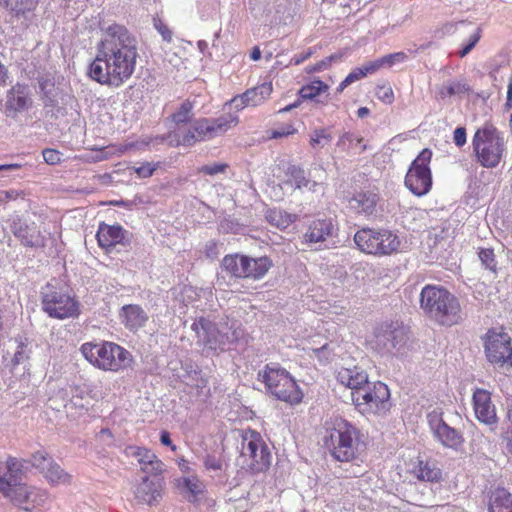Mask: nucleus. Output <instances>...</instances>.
Segmentation results:
<instances>
[{
    "label": "nucleus",
    "instance_id": "bf43d9fd",
    "mask_svg": "<svg viewBox=\"0 0 512 512\" xmlns=\"http://www.w3.org/2000/svg\"><path fill=\"white\" fill-rule=\"evenodd\" d=\"M294 131H295V129L292 126L277 129L272 132V138H280L283 136H287V135L293 134Z\"/></svg>",
    "mask_w": 512,
    "mask_h": 512
},
{
    "label": "nucleus",
    "instance_id": "a19ab883",
    "mask_svg": "<svg viewBox=\"0 0 512 512\" xmlns=\"http://www.w3.org/2000/svg\"><path fill=\"white\" fill-rule=\"evenodd\" d=\"M407 55L404 52H396L385 55L377 60L372 61L378 71L382 67H391L396 63H402L407 60Z\"/></svg>",
    "mask_w": 512,
    "mask_h": 512
},
{
    "label": "nucleus",
    "instance_id": "72a5a7b5",
    "mask_svg": "<svg viewBox=\"0 0 512 512\" xmlns=\"http://www.w3.org/2000/svg\"><path fill=\"white\" fill-rule=\"evenodd\" d=\"M42 474L52 486L69 485L72 480V476L55 461L50 462V465L47 466Z\"/></svg>",
    "mask_w": 512,
    "mask_h": 512
},
{
    "label": "nucleus",
    "instance_id": "c03bdc74",
    "mask_svg": "<svg viewBox=\"0 0 512 512\" xmlns=\"http://www.w3.org/2000/svg\"><path fill=\"white\" fill-rule=\"evenodd\" d=\"M53 461V458L44 450H38L31 455L32 466L39 469L41 473L50 465V462Z\"/></svg>",
    "mask_w": 512,
    "mask_h": 512
},
{
    "label": "nucleus",
    "instance_id": "f8f14e48",
    "mask_svg": "<svg viewBox=\"0 0 512 512\" xmlns=\"http://www.w3.org/2000/svg\"><path fill=\"white\" fill-rule=\"evenodd\" d=\"M432 152L425 148L417 158L412 162L406 177V187L415 195L423 196L427 194L432 186V176L429 168Z\"/></svg>",
    "mask_w": 512,
    "mask_h": 512
},
{
    "label": "nucleus",
    "instance_id": "f257e3e1",
    "mask_svg": "<svg viewBox=\"0 0 512 512\" xmlns=\"http://www.w3.org/2000/svg\"><path fill=\"white\" fill-rule=\"evenodd\" d=\"M138 56L136 38L125 26L111 24L102 29L88 74L101 85L119 88L135 72Z\"/></svg>",
    "mask_w": 512,
    "mask_h": 512
},
{
    "label": "nucleus",
    "instance_id": "393cba45",
    "mask_svg": "<svg viewBox=\"0 0 512 512\" xmlns=\"http://www.w3.org/2000/svg\"><path fill=\"white\" fill-rule=\"evenodd\" d=\"M100 247L109 249L117 244L127 245L130 243L128 232L120 225L101 224L96 234Z\"/></svg>",
    "mask_w": 512,
    "mask_h": 512
},
{
    "label": "nucleus",
    "instance_id": "aec40b11",
    "mask_svg": "<svg viewBox=\"0 0 512 512\" xmlns=\"http://www.w3.org/2000/svg\"><path fill=\"white\" fill-rule=\"evenodd\" d=\"M163 484L159 478L145 476L134 486L135 499L142 504L154 505L162 497Z\"/></svg>",
    "mask_w": 512,
    "mask_h": 512
},
{
    "label": "nucleus",
    "instance_id": "4468645a",
    "mask_svg": "<svg viewBox=\"0 0 512 512\" xmlns=\"http://www.w3.org/2000/svg\"><path fill=\"white\" fill-rule=\"evenodd\" d=\"M198 343L210 350L223 349L227 342L237 341L241 332L234 329L231 334L220 331L212 322L199 318L192 324Z\"/></svg>",
    "mask_w": 512,
    "mask_h": 512
},
{
    "label": "nucleus",
    "instance_id": "1a4fd4ad",
    "mask_svg": "<svg viewBox=\"0 0 512 512\" xmlns=\"http://www.w3.org/2000/svg\"><path fill=\"white\" fill-rule=\"evenodd\" d=\"M353 404L362 414L383 415L390 409V391L383 382H369L362 390L351 392Z\"/></svg>",
    "mask_w": 512,
    "mask_h": 512
},
{
    "label": "nucleus",
    "instance_id": "c756f323",
    "mask_svg": "<svg viewBox=\"0 0 512 512\" xmlns=\"http://www.w3.org/2000/svg\"><path fill=\"white\" fill-rule=\"evenodd\" d=\"M489 512H512V495L504 488H498L491 493Z\"/></svg>",
    "mask_w": 512,
    "mask_h": 512
},
{
    "label": "nucleus",
    "instance_id": "20e7f679",
    "mask_svg": "<svg viewBox=\"0 0 512 512\" xmlns=\"http://www.w3.org/2000/svg\"><path fill=\"white\" fill-rule=\"evenodd\" d=\"M472 144L477 162L485 168L496 167L506 150L503 135L491 124L477 129Z\"/></svg>",
    "mask_w": 512,
    "mask_h": 512
},
{
    "label": "nucleus",
    "instance_id": "ddd939ff",
    "mask_svg": "<svg viewBox=\"0 0 512 512\" xmlns=\"http://www.w3.org/2000/svg\"><path fill=\"white\" fill-rule=\"evenodd\" d=\"M485 353L488 361L499 368L512 367L511 337L502 329L489 330L486 335Z\"/></svg>",
    "mask_w": 512,
    "mask_h": 512
},
{
    "label": "nucleus",
    "instance_id": "a211bd4d",
    "mask_svg": "<svg viewBox=\"0 0 512 512\" xmlns=\"http://www.w3.org/2000/svg\"><path fill=\"white\" fill-rule=\"evenodd\" d=\"M428 421L433 435L444 447L458 450L462 446L464 442L462 433L446 424L440 414L435 412L429 414Z\"/></svg>",
    "mask_w": 512,
    "mask_h": 512
},
{
    "label": "nucleus",
    "instance_id": "58836bf2",
    "mask_svg": "<svg viewBox=\"0 0 512 512\" xmlns=\"http://www.w3.org/2000/svg\"><path fill=\"white\" fill-rule=\"evenodd\" d=\"M328 88L327 84L317 79L312 81L310 84L303 86L299 90V95L302 99L312 100L322 92H326Z\"/></svg>",
    "mask_w": 512,
    "mask_h": 512
},
{
    "label": "nucleus",
    "instance_id": "a18cd8bd",
    "mask_svg": "<svg viewBox=\"0 0 512 512\" xmlns=\"http://www.w3.org/2000/svg\"><path fill=\"white\" fill-rule=\"evenodd\" d=\"M331 136L325 130H315L310 136V144L313 147H324L331 141Z\"/></svg>",
    "mask_w": 512,
    "mask_h": 512
},
{
    "label": "nucleus",
    "instance_id": "2f4dec72",
    "mask_svg": "<svg viewBox=\"0 0 512 512\" xmlns=\"http://www.w3.org/2000/svg\"><path fill=\"white\" fill-rule=\"evenodd\" d=\"M4 3L15 17L29 20L38 5V0H4Z\"/></svg>",
    "mask_w": 512,
    "mask_h": 512
},
{
    "label": "nucleus",
    "instance_id": "6ab92c4d",
    "mask_svg": "<svg viewBox=\"0 0 512 512\" xmlns=\"http://www.w3.org/2000/svg\"><path fill=\"white\" fill-rule=\"evenodd\" d=\"M287 175L295 182L296 188H307L312 192L323 190V184L326 179V172L321 166H315L309 171V178L305 177L304 170L298 166L292 165L287 169Z\"/></svg>",
    "mask_w": 512,
    "mask_h": 512
},
{
    "label": "nucleus",
    "instance_id": "680f3d73",
    "mask_svg": "<svg viewBox=\"0 0 512 512\" xmlns=\"http://www.w3.org/2000/svg\"><path fill=\"white\" fill-rule=\"evenodd\" d=\"M160 441L165 446H170L172 450H175L176 447L172 444L170 439V434L167 431H163L160 436Z\"/></svg>",
    "mask_w": 512,
    "mask_h": 512
},
{
    "label": "nucleus",
    "instance_id": "5701e85b",
    "mask_svg": "<svg viewBox=\"0 0 512 512\" xmlns=\"http://www.w3.org/2000/svg\"><path fill=\"white\" fill-rule=\"evenodd\" d=\"M125 452L127 456L137 460L144 473L158 475L163 471L162 461L151 450L138 446H129Z\"/></svg>",
    "mask_w": 512,
    "mask_h": 512
},
{
    "label": "nucleus",
    "instance_id": "3c124183",
    "mask_svg": "<svg viewBox=\"0 0 512 512\" xmlns=\"http://www.w3.org/2000/svg\"><path fill=\"white\" fill-rule=\"evenodd\" d=\"M338 59H339V57L337 55H331V56L326 57L325 59L319 61L315 65L307 67L306 71H307V73L323 71L331 65L332 61L338 60Z\"/></svg>",
    "mask_w": 512,
    "mask_h": 512
},
{
    "label": "nucleus",
    "instance_id": "4be33fe9",
    "mask_svg": "<svg viewBox=\"0 0 512 512\" xmlns=\"http://www.w3.org/2000/svg\"><path fill=\"white\" fill-rule=\"evenodd\" d=\"M272 91V84L265 82L246 90L242 95L234 97L231 103L238 110L246 106H259L270 97Z\"/></svg>",
    "mask_w": 512,
    "mask_h": 512
},
{
    "label": "nucleus",
    "instance_id": "423d86ee",
    "mask_svg": "<svg viewBox=\"0 0 512 512\" xmlns=\"http://www.w3.org/2000/svg\"><path fill=\"white\" fill-rule=\"evenodd\" d=\"M81 353L95 367L106 371L126 368L130 361V353L113 342L84 343Z\"/></svg>",
    "mask_w": 512,
    "mask_h": 512
},
{
    "label": "nucleus",
    "instance_id": "69168bd1",
    "mask_svg": "<svg viewBox=\"0 0 512 512\" xmlns=\"http://www.w3.org/2000/svg\"><path fill=\"white\" fill-rule=\"evenodd\" d=\"M21 166L19 164H3V165H0V172L1 171H12V170H17L19 169Z\"/></svg>",
    "mask_w": 512,
    "mask_h": 512
},
{
    "label": "nucleus",
    "instance_id": "cd10ccee",
    "mask_svg": "<svg viewBox=\"0 0 512 512\" xmlns=\"http://www.w3.org/2000/svg\"><path fill=\"white\" fill-rule=\"evenodd\" d=\"M120 317L124 325L130 330L143 327L148 320L146 312L140 306L132 304L122 307Z\"/></svg>",
    "mask_w": 512,
    "mask_h": 512
},
{
    "label": "nucleus",
    "instance_id": "09e8293b",
    "mask_svg": "<svg viewBox=\"0 0 512 512\" xmlns=\"http://www.w3.org/2000/svg\"><path fill=\"white\" fill-rule=\"evenodd\" d=\"M361 142L362 138L355 137L352 133H344L337 142V147L346 151L353 148V141Z\"/></svg>",
    "mask_w": 512,
    "mask_h": 512
},
{
    "label": "nucleus",
    "instance_id": "13d9d810",
    "mask_svg": "<svg viewBox=\"0 0 512 512\" xmlns=\"http://www.w3.org/2000/svg\"><path fill=\"white\" fill-rule=\"evenodd\" d=\"M454 143L461 147L466 143V130L463 127H458L454 130L453 134Z\"/></svg>",
    "mask_w": 512,
    "mask_h": 512
},
{
    "label": "nucleus",
    "instance_id": "2eb2a0df",
    "mask_svg": "<svg viewBox=\"0 0 512 512\" xmlns=\"http://www.w3.org/2000/svg\"><path fill=\"white\" fill-rule=\"evenodd\" d=\"M43 310L52 318H73L79 314L78 302L69 294L47 289L42 297Z\"/></svg>",
    "mask_w": 512,
    "mask_h": 512
},
{
    "label": "nucleus",
    "instance_id": "e433bc0d",
    "mask_svg": "<svg viewBox=\"0 0 512 512\" xmlns=\"http://www.w3.org/2000/svg\"><path fill=\"white\" fill-rule=\"evenodd\" d=\"M265 217L271 225L281 230L288 228L295 220L291 214L280 209H271L267 211Z\"/></svg>",
    "mask_w": 512,
    "mask_h": 512
},
{
    "label": "nucleus",
    "instance_id": "5fc2aeb1",
    "mask_svg": "<svg viewBox=\"0 0 512 512\" xmlns=\"http://www.w3.org/2000/svg\"><path fill=\"white\" fill-rule=\"evenodd\" d=\"M204 467L206 470L221 471L223 469V461L213 455H207L204 458Z\"/></svg>",
    "mask_w": 512,
    "mask_h": 512
},
{
    "label": "nucleus",
    "instance_id": "c85d7f7f",
    "mask_svg": "<svg viewBox=\"0 0 512 512\" xmlns=\"http://www.w3.org/2000/svg\"><path fill=\"white\" fill-rule=\"evenodd\" d=\"M377 195L372 192H359L349 200V207L359 214H372L376 203Z\"/></svg>",
    "mask_w": 512,
    "mask_h": 512
},
{
    "label": "nucleus",
    "instance_id": "79ce46f5",
    "mask_svg": "<svg viewBox=\"0 0 512 512\" xmlns=\"http://www.w3.org/2000/svg\"><path fill=\"white\" fill-rule=\"evenodd\" d=\"M377 70L375 68V65L373 62H369L364 64L362 67L355 68L352 72H350L346 76V82L347 83H354L362 78H364L368 74L375 73Z\"/></svg>",
    "mask_w": 512,
    "mask_h": 512
},
{
    "label": "nucleus",
    "instance_id": "9d476101",
    "mask_svg": "<svg viewBox=\"0 0 512 512\" xmlns=\"http://www.w3.org/2000/svg\"><path fill=\"white\" fill-rule=\"evenodd\" d=\"M240 459L243 467L253 473L266 471L271 464V454L260 433L247 430L242 435Z\"/></svg>",
    "mask_w": 512,
    "mask_h": 512
},
{
    "label": "nucleus",
    "instance_id": "37998d69",
    "mask_svg": "<svg viewBox=\"0 0 512 512\" xmlns=\"http://www.w3.org/2000/svg\"><path fill=\"white\" fill-rule=\"evenodd\" d=\"M15 342L17 343V347L12 358L13 366L25 363L30 357V350L28 349V344L24 342L21 338L15 339Z\"/></svg>",
    "mask_w": 512,
    "mask_h": 512
},
{
    "label": "nucleus",
    "instance_id": "603ef678",
    "mask_svg": "<svg viewBox=\"0 0 512 512\" xmlns=\"http://www.w3.org/2000/svg\"><path fill=\"white\" fill-rule=\"evenodd\" d=\"M154 27L158 33L162 36V39L166 42H171L173 38V32L171 29L160 19H154Z\"/></svg>",
    "mask_w": 512,
    "mask_h": 512
},
{
    "label": "nucleus",
    "instance_id": "ea45409f",
    "mask_svg": "<svg viewBox=\"0 0 512 512\" xmlns=\"http://www.w3.org/2000/svg\"><path fill=\"white\" fill-rule=\"evenodd\" d=\"M469 90V87L466 83L460 81H450L445 83L440 91L439 95L441 98H445L447 96L460 95L464 94Z\"/></svg>",
    "mask_w": 512,
    "mask_h": 512
},
{
    "label": "nucleus",
    "instance_id": "338daca9",
    "mask_svg": "<svg viewBox=\"0 0 512 512\" xmlns=\"http://www.w3.org/2000/svg\"><path fill=\"white\" fill-rule=\"evenodd\" d=\"M250 58L253 60V61H257L261 58V51L259 49V47H254L252 49V52L250 54Z\"/></svg>",
    "mask_w": 512,
    "mask_h": 512
},
{
    "label": "nucleus",
    "instance_id": "412c9836",
    "mask_svg": "<svg viewBox=\"0 0 512 512\" xmlns=\"http://www.w3.org/2000/svg\"><path fill=\"white\" fill-rule=\"evenodd\" d=\"M473 407L476 418L485 425L497 423L495 406L491 394L485 389H476L473 393Z\"/></svg>",
    "mask_w": 512,
    "mask_h": 512
},
{
    "label": "nucleus",
    "instance_id": "9b49d317",
    "mask_svg": "<svg viewBox=\"0 0 512 512\" xmlns=\"http://www.w3.org/2000/svg\"><path fill=\"white\" fill-rule=\"evenodd\" d=\"M358 248L367 254L390 255L401 244L399 237L390 230L361 229L354 236Z\"/></svg>",
    "mask_w": 512,
    "mask_h": 512
},
{
    "label": "nucleus",
    "instance_id": "39448f33",
    "mask_svg": "<svg viewBox=\"0 0 512 512\" xmlns=\"http://www.w3.org/2000/svg\"><path fill=\"white\" fill-rule=\"evenodd\" d=\"M20 465L16 458H8L6 472L3 474V489L0 492L17 505L24 503L41 504L47 498V492L36 487L21 484L18 481Z\"/></svg>",
    "mask_w": 512,
    "mask_h": 512
},
{
    "label": "nucleus",
    "instance_id": "f704fd0d",
    "mask_svg": "<svg viewBox=\"0 0 512 512\" xmlns=\"http://www.w3.org/2000/svg\"><path fill=\"white\" fill-rule=\"evenodd\" d=\"M248 265L247 256L244 255H226L222 260L224 270L238 278H244Z\"/></svg>",
    "mask_w": 512,
    "mask_h": 512
},
{
    "label": "nucleus",
    "instance_id": "774afa93",
    "mask_svg": "<svg viewBox=\"0 0 512 512\" xmlns=\"http://www.w3.org/2000/svg\"><path fill=\"white\" fill-rule=\"evenodd\" d=\"M507 104L512 105V79L510 80L508 84V90H507Z\"/></svg>",
    "mask_w": 512,
    "mask_h": 512
},
{
    "label": "nucleus",
    "instance_id": "e2e57ef3",
    "mask_svg": "<svg viewBox=\"0 0 512 512\" xmlns=\"http://www.w3.org/2000/svg\"><path fill=\"white\" fill-rule=\"evenodd\" d=\"M311 56V52L303 53L295 56L292 61L295 65H299Z\"/></svg>",
    "mask_w": 512,
    "mask_h": 512
},
{
    "label": "nucleus",
    "instance_id": "7ed1b4c3",
    "mask_svg": "<svg viewBox=\"0 0 512 512\" xmlns=\"http://www.w3.org/2000/svg\"><path fill=\"white\" fill-rule=\"evenodd\" d=\"M423 311L441 325L452 326L462 319L457 298L448 290L437 286H425L420 294Z\"/></svg>",
    "mask_w": 512,
    "mask_h": 512
},
{
    "label": "nucleus",
    "instance_id": "7c9ffc66",
    "mask_svg": "<svg viewBox=\"0 0 512 512\" xmlns=\"http://www.w3.org/2000/svg\"><path fill=\"white\" fill-rule=\"evenodd\" d=\"M412 472L422 481L438 482L442 478L441 469L434 462L419 460Z\"/></svg>",
    "mask_w": 512,
    "mask_h": 512
},
{
    "label": "nucleus",
    "instance_id": "f03ea898",
    "mask_svg": "<svg viewBox=\"0 0 512 512\" xmlns=\"http://www.w3.org/2000/svg\"><path fill=\"white\" fill-rule=\"evenodd\" d=\"M238 122V117L232 114H225L213 120L200 118L195 120L189 128H177L175 131L169 132L165 137H162L161 140L168 141L170 146L182 145L190 147L197 142L222 135L231 127L236 126Z\"/></svg>",
    "mask_w": 512,
    "mask_h": 512
},
{
    "label": "nucleus",
    "instance_id": "b1692460",
    "mask_svg": "<svg viewBox=\"0 0 512 512\" xmlns=\"http://www.w3.org/2000/svg\"><path fill=\"white\" fill-rule=\"evenodd\" d=\"M14 235L27 247H43L45 236L43 231L35 222H19L14 226Z\"/></svg>",
    "mask_w": 512,
    "mask_h": 512
},
{
    "label": "nucleus",
    "instance_id": "dca6fc26",
    "mask_svg": "<svg viewBox=\"0 0 512 512\" xmlns=\"http://www.w3.org/2000/svg\"><path fill=\"white\" fill-rule=\"evenodd\" d=\"M406 342L403 326L397 322L384 323L375 331V347L389 354L396 355Z\"/></svg>",
    "mask_w": 512,
    "mask_h": 512
},
{
    "label": "nucleus",
    "instance_id": "473e14b6",
    "mask_svg": "<svg viewBox=\"0 0 512 512\" xmlns=\"http://www.w3.org/2000/svg\"><path fill=\"white\" fill-rule=\"evenodd\" d=\"M332 229L333 225L330 220H316L309 226L305 238L310 243L325 241L331 235Z\"/></svg>",
    "mask_w": 512,
    "mask_h": 512
},
{
    "label": "nucleus",
    "instance_id": "de8ad7c7",
    "mask_svg": "<svg viewBox=\"0 0 512 512\" xmlns=\"http://www.w3.org/2000/svg\"><path fill=\"white\" fill-rule=\"evenodd\" d=\"M157 167H158V164L146 162V163L141 164L138 167H133L132 169L140 178H149L153 175V173L157 169Z\"/></svg>",
    "mask_w": 512,
    "mask_h": 512
},
{
    "label": "nucleus",
    "instance_id": "f3484780",
    "mask_svg": "<svg viewBox=\"0 0 512 512\" xmlns=\"http://www.w3.org/2000/svg\"><path fill=\"white\" fill-rule=\"evenodd\" d=\"M33 105L31 91L26 84L16 83L6 93L4 112L14 118L19 113L29 110Z\"/></svg>",
    "mask_w": 512,
    "mask_h": 512
},
{
    "label": "nucleus",
    "instance_id": "864d4df0",
    "mask_svg": "<svg viewBox=\"0 0 512 512\" xmlns=\"http://www.w3.org/2000/svg\"><path fill=\"white\" fill-rule=\"evenodd\" d=\"M481 37V29L476 28L474 33L470 36L468 44L461 49L458 54L461 58L465 57L477 44Z\"/></svg>",
    "mask_w": 512,
    "mask_h": 512
},
{
    "label": "nucleus",
    "instance_id": "c9c22d12",
    "mask_svg": "<svg viewBox=\"0 0 512 512\" xmlns=\"http://www.w3.org/2000/svg\"><path fill=\"white\" fill-rule=\"evenodd\" d=\"M247 262L249 265L247 266V271L244 273V278H252L255 280L264 277L272 266V262L268 257H247Z\"/></svg>",
    "mask_w": 512,
    "mask_h": 512
},
{
    "label": "nucleus",
    "instance_id": "4d7b16f0",
    "mask_svg": "<svg viewBox=\"0 0 512 512\" xmlns=\"http://www.w3.org/2000/svg\"><path fill=\"white\" fill-rule=\"evenodd\" d=\"M62 154L54 149H45L43 150V158L45 162L49 165H56L60 163Z\"/></svg>",
    "mask_w": 512,
    "mask_h": 512
},
{
    "label": "nucleus",
    "instance_id": "a878e982",
    "mask_svg": "<svg viewBox=\"0 0 512 512\" xmlns=\"http://www.w3.org/2000/svg\"><path fill=\"white\" fill-rule=\"evenodd\" d=\"M337 380L351 389V392L362 390L369 383L367 372L358 366L340 368L337 372Z\"/></svg>",
    "mask_w": 512,
    "mask_h": 512
},
{
    "label": "nucleus",
    "instance_id": "49530a36",
    "mask_svg": "<svg viewBox=\"0 0 512 512\" xmlns=\"http://www.w3.org/2000/svg\"><path fill=\"white\" fill-rule=\"evenodd\" d=\"M376 96L385 104H391L394 101L393 89L388 84L378 85L376 89Z\"/></svg>",
    "mask_w": 512,
    "mask_h": 512
},
{
    "label": "nucleus",
    "instance_id": "0e129e2a",
    "mask_svg": "<svg viewBox=\"0 0 512 512\" xmlns=\"http://www.w3.org/2000/svg\"><path fill=\"white\" fill-rule=\"evenodd\" d=\"M179 468H180V470H181L183 473H185V474H187V475H191V474H190V470H191V469H190V466H189V462H188L187 460L182 459V460L179 462Z\"/></svg>",
    "mask_w": 512,
    "mask_h": 512
},
{
    "label": "nucleus",
    "instance_id": "8fccbe9b",
    "mask_svg": "<svg viewBox=\"0 0 512 512\" xmlns=\"http://www.w3.org/2000/svg\"><path fill=\"white\" fill-rule=\"evenodd\" d=\"M479 258L483 265L490 269L495 270L496 263H495V255L493 250L491 249H483L479 252Z\"/></svg>",
    "mask_w": 512,
    "mask_h": 512
},
{
    "label": "nucleus",
    "instance_id": "6e6d98bb",
    "mask_svg": "<svg viewBox=\"0 0 512 512\" xmlns=\"http://www.w3.org/2000/svg\"><path fill=\"white\" fill-rule=\"evenodd\" d=\"M227 164L224 163H214L211 165H204L199 169V172L207 174V175H216L218 173H223L227 169Z\"/></svg>",
    "mask_w": 512,
    "mask_h": 512
},
{
    "label": "nucleus",
    "instance_id": "0eeeda50",
    "mask_svg": "<svg viewBox=\"0 0 512 512\" xmlns=\"http://www.w3.org/2000/svg\"><path fill=\"white\" fill-rule=\"evenodd\" d=\"M259 379L265 383L267 389L278 399L292 404L302 400L303 393L295 380L283 368L268 364L258 373Z\"/></svg>",
    "mask_w": 512,
    "mask_h": 512
},
{
    "label": "nucleus",
    "instance_id": "6e6552de",
    "mask_svg": "<svg viewBox=\"0 0 512 512\" xmlns=\"http://www.w3.org/2000/svg\"><path fill=\"white\" fill-rule=\"evenodd\" d=\"M330 451L341 462L356 459L360 453L359 431L346 420H337L330 433Z\"/></svg>",
    "mask_w": 512,
    "mask_h": 512
},
{
    "label": "nucleus",
    "instance_id": "052dcab7",
    "mask_svg": "<svg viewBox=\"0 0 512 512\" xmlns=\"http://www.w3.org/2000/svg\"><path fill=\"white\" fill-rule=\"evenodd\" d=\"M9 78V73L5 65L0 62V86H5Z\"/></svg>",
    "mask_w": 512,
    "mask_h": 512
},
{
    "label": "nucleus",
    "instance_id": "4c0bfd02",
    "mask_svg": "<svg viewBox=\"0 0 512 512\" xmlns=\"http://www.w3.org/2000/svg\"><path fill=\"white\" fill-rule=\"evenodd\" d=\"M194 104L190 100H185L179 108L171 115L173 123L178 127L182 128V125L191 122L193 114Z\"/></svg>",
    "mask_w": 512,
    "mask_h": 512
},
{
    "label": "nucleus",
    "instance_id": "bb28decb",
    "mask_svg": "<svg viewBox=\"0 0 512 512\" xmlns=\"http://www.w3.org/2000/svg\"><path fill=\"white\" fill-rule=\"evenodd\" d=\"M175 485L189 502H196L205 493L206 486L196 475H186L175 480Z\"/></svg>",
    "mask_w": 512,
    "mask_h": 512
}]
</instances>
